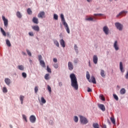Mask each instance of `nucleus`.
I'll return each instance as SVG.
<instances>
[{
    "instance_id": "nucleus-1",
    "label": "nucleus",
    "mask_w": 128,
    "mask_h": 128,
    "mask_svg": "<svg viewBox=\"0 0 128 128\" xmlns=\"http://www.w3.org/2000/svg\"><path fill=\"white\" fill-rule=\"evenodd\" d=\"M70 78L71 80V86L76 90H78V79L76 75L74 74H72L70 75Z\"/></svg>"
},
{
    "instance_id": "nucleus-2",
    "label": "nucleus",
    "mask_w": 128,
    "mask_h": 128,
    "mask_svg": "<svg viewBox=\"0 0 128 128\" xmlns=\"http://www.w3.org/2000/svg\"><path fill=\"white\" fill-rule=\"evenodd\" d=\"M80 122L82 124H86L88 122V119L86 117L80 116Z\"/></svg>"
},
{
    "instance_id": "nucleus-3",
    "label": "nucleus",
    "mask_w": 128,
    "mask_h": 128,
    "mask_svg": "<svg viewBox=\"0 0 128 128\" xmlns=\"http://www.w3.org/2000/svg\"><path fill=\"white\" fill-rule=\"evenodd\" d=\"M115 26L118 30H122V28H124L122 24L120 22H116Z\"/></svg>"
},
{
    "instance_id": "nucleus-4",
    "label": "nucleus",
    "mask_w": 128,
    "mask_h": 128,
    "mask_svg": "<svg viewBox=\"0 0 128 128\" xmlns=\"http://www.w3.org/2000/svg\"><path fill=\"white\" fill-rule=\"evenodd\" d=\"M2 18L3 21L4 22V26L6 28H8V19L6 18V17L4 16H2Z\"/></svg>"
},
{
    "instance_id": "nucleus-5",
    "label": "nucleus",
    "mask_w": 128,
    "mask_h": 128,
    "mask_svg": "<svg viewBox=\"0 0 128 128\" xmlns=\"http://www.w3.org/2000/svg\"><path fill=\"white\" fill-rule=\"evenodd\" d=\"M30 120L32 124H34V122H36V116L32 115L30 116Z\"/></svg>"
},
{
    "instance_id": "nucleus-6",
    "label": "nucleus",
    "mask_w": 128,
    "mask_h": 128,
    "mask_svg": "<svg viewBox=\"0 0 128 128\" xmlns=\"http://www.w3.org/2000/svg\"><path fill=\"white\" fill-rule=\"evenodd\" d=\"M68 68L70 70H74V65L72 62H68Z\"/></svg>"
},
{
    "instance_id": "nucleus-7",
    "label": "nucleus",
    "mask_w": 128,
    "mask_h": 128,
    "mask_svg": "<svg viewBox=\"0 0 128 128\" xmlns=\"http://www.w3.org/2000/svg\"><path fill=\"white\" fill-rule=\"evenodd\" d=\"M64 28H66V30L68 32V34H70V28L68 27V23H64Z\"/></svg>"
},
{
    "instance_id": "nucleus-8",
    "label": "nucleus",
    "mask_w": 128,
    "mask_h": 128,
    "mask_svg": "<svg viewBox=\"0 0 128 128\" xmlns=\"http://www.w3.org/2000/svg\"><path fill=\"white\" fill-rule=\"evenodd\" d=\"M103 31L105 34H108L110 30H108V26H105L103 28Z\"/></svg>"
},
{
    "instance_id": "nucleus-9",
    "label": "nucleus",
    "mask_w": 128,
    "mask_h": 128,
    "mask_svg": "<svg viewBox=\"0 0 128 128\" xmlns=\"http://www.w3.org/2000/svg\"><path fill=\"white\" fill-rule=\"evenodd\" d=\"M114 48H115L116 50H120V48L118 47V44L117 40L114 42Z\"/></svg>"
},
{
    "instance_id": "nucleus-10",
    "label": "nucleus",
    "mask_w": 128,
    "mask_h": 128,
    "mask_svg": "<svg viewBox=\"0 0 128 128\" xmlns=\"http://www.w3.org/2000/svg\"><path fill=\"white\" fill-rule=\"evenodd\" d=\"M98 108H100V110H102V112H104L106 110V107L104 106V105L102 104H99L98 105Z\"/></svg>"
},
{
    "instance_id": "nucleus-11",
    "label": "nucleus",
    "mask_w": 128,
    "mask_h": 128,
    "mask_svg": "<svg viewBox=\"0 0 128 128\" xmlns=\"http://www.w3.org/2000/svg\"><path fill=\"white\" fill-rule=\"evenodd\" d=\"M98 56L96 55H94L93 56V62L95 64H98Z\"/></svg>"
},
{
    "instance_id": "nucleus-12",
    "label": "nucleus",
    "mask_w": 128,
    "mask_h": 128,
    "mask_svg": "<svg viewBox=\"0 0 128 128\" xmlns=\"http://www.w3.org/2000/svg\"><path fill=\"white\" fill-rule=\"evenodd\" d=\"M44 14H45L44 12H40L38 14V18H44Z\"/></svg>"
},
{
    "instance_id": "nucleus-13",
    "label": "nucleus",
    "mask_w": 128,
    "mask_h": 128,
    "mask_svg": "<svg viewBox=\"0 0 128 128\" xmlns=\"http://www.w3.org/2000/svg\"><path fill=\"white\" fill-rule=\"evenodd\" d=\"M4 82L7 84V86H10V79L8 78H6L4 80Z\"/></svg>"
},
{
    "instance_id": "nucleus-14",
    "label": "nucleus",
    "mask_w": 128,
    "mask_h": 128,
    "mask_svg": "<svg viewBox=\"0 0 128 128\" xmlns=\"http://www.w3.org/2000/svg\"><path fill=\"white\" fill-rule=\"evenodd\" d=\"M32 28L36 32H40V27L38 26H32Z\"/></svg>"
},
{
    "instance_id": "nucleus-15",
    "label": "nucleus",
    "mask_w": 128,
    "mask_h": 128,
    "mask_svg": "<svg viewBox=\"0 0 128 128\" xmlns=\"http://www.w3.org/2000/svg\"><path fill=\"white\" fill-rule=\"evenodd\" d=\"M120 68L122 72H124V67L122 66V62H120Z\"/></svg>"
},
{
    "instance_id": "nucleus-16",
    "label": "nucleus",
    "mask_w": 128,
    "mask_h": 128,
    "mask_svg": "<svg viewBox=\"0 0 128 128\" xmlns=\"http://www.w3.org/2000/svg\"><path fill=\"white\" fill-rule=\"evenodd\" d=\"M60 18L62 24H66V19H64V16L63 14H60Z\"/></svg>"
},
{
    "instance_id": "nucleus-17",
    "label": "nucleus",
    "mask_w": 128,
    "mask_h": 128,
    "mask_svg": "<svg viewBox=\"0 0 128 128\" xmlns=\"http://www.w3.org/2000/svg\"><path fill=\"white\" fill-rule=\"evenodd\" d=\"M32 22L34 24H38V19L36 17H34L32 18Z\"/></svg>"
},
{
    "instance_id": "nucleus-18",
    "label": "nucleus",
    "mask_w": 128,
    "mask_h": 128,
    "mask_svg": "<svg viewBox=\"0 0 128 128\" xmlns=\"http://www.w3.org/2000/svg\"><path fill=\"white\" fill-rule=\"evenodd\" d=\"M100 76H102V78H106V72H104V70H101Z\"/></svg>"
},
{
    "instance_id": "nucleus-19",
    "label": "nucleus",
    "mask_w": 128,
    "mask_h": 128,
    "mask_svg": "<svg viewBox=\"0 0 128 128\" xmlns=\"http://www.w3.org/2000/svg\"><path fill=\"white\" fill-rule=\"evenodd\" d=\"M60 44L62 46V48H66V44H64V39H62L60 40Z\"/></svg>"
},
{
    "instance_id": "nucleus-20",
    "label": "nucleus",
    "mask_w": 128,
    "mask_h": 128,
    "mask_svg": "<svg viewBox=\"0 0 128 128\" xmlns=\"http://www.w3.org/2000/svg\"><path fill=\"white\" fill-rule=\"evenodd\" d=\"M86 77L87 80H88L89 82H90V72H86Z\"/></svg>"
},
{
    "instance_id": "nucleus-21",
    "label": "nucleus",
    "mask_w": 128,
    "mask_h": 128,
    "mask_svg": "<svg viewBox=\"0 0 128 128\" xmlns=\"http://www.w3.org/2000/svg\"><path fill=\"white\" fill-rule=\"evenodd\" d=\"M40 66H42V68H46V63L44 62V61L42 60L40 61Z\"/></svg>"
},
{
    "instance_id": "nucleus-22",
    "label": "nucleus",
    "mask_w": 128,
    "mask_h": 128,
    "mask_svg": "<svg viewBox=\"0 0 128 128\" xmlns=\"http://www.w3.org/2000/svg\"><path fill=\"white\" fill-rule=\"evenodd\" d=\"M0 32L4 36H6V32L4 31V29L2 28H0Z\"/></svg>"
},
{
    "instance_id": "nucleus-23",
    "label": "nucleus",
    "mask_w": 128,
    "mask_h": 128,
    "mask_svg": "<svg viewBox=\"0 0 128 128\" xmlns=\"http://www.w3.org/2000/svg\"><path fill=\"white\" fill-rule=\"evenodd\" d=\"M20 100L22 104H24V96H23L22 95H20Z\"/></svg>"
},
{
    "instance_id": "nucleus-24",
    "label": "nucleus",
    "mask_w": 128,
    "mask_h": 128,
    "mask_svg": "<svg viewBox=\"0 0 128 128\" xmlns=\"http://www.w3.org/2000/svg\"><path fill=\"white\" fill-rule=\"evenodd\" d=\"M91 80H92V82L93 84H96V78H94V76H92L91 77Z\"/></svg>"
},
{
    "instance_id": "nucleus-25",
    "label": "nucleus",
    "mask_w": 128,
    "mask_h": 128,
    "mask_svg": "<svg viewBox=\"0 0 128 128\" xmlns=\"http://www.w3.org/2000/svg\"><path fill=\"white\" fill-rule=\"evenodd\" d=\"M120 94H126V89L124 88H122L120 90Z\"/></svg>"
},
{
    "instance_id": "nucleus-26",
    "label": "nucleus",
    "mask_w": 128,
    "mask_h": 128,
    "mask_svg": "<svg viewBox=\"0 0 128 128\" xmlns=\"http://www.w3.org/2000/svg\"><path fill=\"white\" fill-rule=\"evenodd\" d=\"M127 13H128V12L126 11H122L120 12L119 14L116 16V18H118V16H122V14H127Z\"/></svg>"
},
{
    "instance_id": "nucleus-27",
    "label": "nucleus",
    "mask_w": 128,
    "mask_h": 128,
    "mask_svg": "<svg viewBox=\"0 0 128 128\" xmlns=\"http://www.w3.org/2000/svg\"><path fill=\"white\" fill-rule=\"evenodd\" d=\"M110 120L112 122V124H116V120L114 119V118L110 117Z\"/></svg>"
},
{
    "instance_id": "nucleus-28",
    "label": "nucleus",
    "mask_w": 128,
    "mask_h": 128,
    "mask_svg": "<svg viewBox=\"0 0 128 128\" xmlns=\"http://www.w3.org/2000/svg\"><path fill=\"white\" fill-rule=\"evenodd\" d=\"M44 78L45 80H50V74H46L45 76H44Z\"/></svg>"
},
{
    "instance_id": "nucleus-29",
    "label": "nucleus",
    "mask_w": 128,
    "mask_h": 128,
    "mask_svg": "<svg viewBox=\"0 0 128 128\" xmlns=\"http://www.w3.org/2000/svg\"><path fill=\"white\" fill-rule=\"evenodd\" d=\"M18 68L20 70H24V68L22 65L18 66Z\"/></svg>"
},
{
    "instance_id": "nucleus-30",
    "label": "nucleus",
    "mask_w": 128,
    "mask_h": 128,
    "mask_svg": "<svg viewBox=\"0 0 128 128\" xmlns=\"http://www.w3.org/2000/svg\"><path fill=\"white\" fill-rule=\"evenodd\" d=\"M16 14V16H18V18H22V14H20V12H17Z\"/></svg>"
},
{
    "instance_id": "nucleus-31",
    "label": "nucleus",
    "mask_w": 128,
    "mask_h": 128,
    "mask_svg": "<svg viewBox=\"0 0 128 128\" xmlns=\"http://www.w3.org/2000/svg\"><path fill=\"white\" fill-rule=\"evenodd\" d=\"M27 12H28V14H32V10H30V8H28L27 10Z\"/></svg>"
},
{
    "instance_id": "nucleus-32",
    "label": "nucleus",
    "mask_w": 128,
    "mask_h": 128,
    "mask_svg": "<svg viewBox=\"0 0 128 128\" xmlns=\"http://www.w3.org/2000/svg\"><path fill=\"white\" fill-rule=\"evenodd\" d=\"M46 68H47V72H49V74H52V70L50 69V68L48 66H46Z\"/></svg>"
},
{
    "instance_id": "nucleus-33",
    "label": "nucleus",
    "mask_w": 128,
    "mask_h": 128,
    "mask_svg": "<svg viewBox=\"0 0 128 128\" xmlns=\"http://www.w3.org/2000/svg\"><path fill=\"white\" fill-rule=\"evenodd\" d=\"M54 20H58V16L56 14H54Z\"/></svg>"
},
{
    "instance_id": "nucleus-34",
    "label": "nucleus",
    "mask_w": 128,
    "mask_h": 128,
    "mask_svg": "<svg viewBox=\"0 0 128 128\" xmlns=\"http://www.w3.org/2000/svg\"><path fill=\"white\" fill-rule=\"evenodd\" d=\"M41 102L42 104H46V99L44 97L41 98Z\"/></svg>"
},
{
    "instance_id": "nucleus-35",
    "label": "nucleus",
    "mask_w": 128,
    "mask_h": 128,
    "mask_svg": "<svg viewBox=\"0 0 128 128\" xmlns=\"http://www.w3.org/2000/svg\"><path fill=\"white\" fill-rule=\"evenodd\" d=\"M54 44L58 46V48L60 47V44L58 43V40H56L54 41Z\"/></svg>"
},
{
    "instance_id": "nucleus-36",
    "label": "nucleus",
    "mask_w": 128,
    "mask_h": 128,
    "mask_svg": "<svg viewBox=\"0 0 128 128\" xmlns=\"http://www.w3.org/2000/svg\"><path fill=\"white\" fill-rule=\"evenodd\" d=\"M6 44L8 46H12V44H10V42L8 40H6Z\"/></svg>"
},
{
    "instance_id": "nucleus-37",
    "label": "nucleus",
    "mask_w": 128,
    "mask_h": 128,
    "mask_svg": "<svg viewBox=\"0 0 128 128\" xmlns=\"http://www.w3.org/2000/svg\"><path fill=\"white\" fill-rule=\"evenodd\" d=\"M93 127L94 128H100V127H98V124L97 123H94L93 124Z\"/></svg>"
},
{
    "instance_id": "nucleus-38",
    "label": "nucleus",
    "mask_w": 128,
    "mask_h": 128,
    "mask_svg": "<svg viewBox=\"0 0 128 128\" xmlns=\"http://www.w3.org/2000/svg\"><path fill=\"white\" fill-rule=\"evenodd\" d=\"M86 20H88L89 22H92L94 20V18L90 17L89 18H86Z\"/></svg>"
},
{
    "instance_id": "nucleus-39",
    "label": "nucleus",
    "mask_w": 128,
    "mask_h": 128,
    "mask_svg": "<svg viewBox=\"0 0 128 128\" xmlns=\"http://www.w3.org/2000/svg\"><path fill=\"white\" fill-rule=\"evenodd\" d=\"M74 122H78V118L77 116H75L74 117Z\"/></svg>"
},
{
    "instance_id": "nucleus-40",
    "label": "nucleus",
    "mask_w": 128,
    "mask_h": 128,
    "mask_svg": "<svg viewBox=\"0 0 128 128\" xmlns=\"http://www.w3.org/2000/svg\"><path fill=\"white\" fill-rule=\"evenodd\" d=\"M113 96H114V98H115V100H118V96H116V94H114L113 95Z\"/></svg>"
},
{
    "instance_id": "nucleus-41",
    "label": "nucleus",
    "mask_w": 128,
    "mask_h": 128,
    "mask_svg": "<svg viewBox=\"0 0 128 128\" xmlns=\"http://www.w3.org/2000/svg\"><path fill=\"white\" fill-rule=\"evenodd\" d=\"M34 92H35L36 94L38 93V87L35 86V88H34Z\"/></svg>"
},
{
    "instance_id": "nucleus-42",
    "label": "nucleus",
    "mask_w": 128,
    "mask_h": 128,
    "mask_svg": "<svg viewBox=\"0 0 128 128\" xmlns=\"http://www.w3.org/2000/svg\"><path fill=\"white\" fill-rule=\"evenodd\" d=\"M3 92H8V89L6 87H4L2 89Z\"/></svg>"
},
{
    "instance_id": "nucleus-43",
    "label": "nucleus",
    "mask_w": 128,
    "mask_h": 128,
    "mask_svg": "<svg viewBox=\"0 0 128 128\" xmlns=\"http://www.w3.org/2000/svg\"><path fill=\"white\" fill-rule=\"evenodd\" d=\"M26 52H27L28 54L30 56H32V52H30V50H26Z\"/></svg>"
},
{
    "instance_id": "nucleus-44",
    "label": "nucleus",
    "mask_w": 128,
    "mask_h": 128,
    "mask_svg": "<svg viewBox=\"0 0 128 128\" xmlns=\"http://www.w3.org/2000/svg\"><path fill=\"white\" fill-rule=\"evenodd\" d=\"M22 76H23V78H26V73L22 72Z\"/></svg>"
},
{
    "instance_id": "nucleus-45",
    "label": "nucleus",
    "mask_w": 128,
    "mask_h": 128,
    "mask_svg": "<svg viewBox=\"0 0 128 128\" xmlns=\"http://www.w3.org/2000/svg\"><path fill=\"white\" fill-rule=\"evenodd\" d=\"M48 90L50 92H52V88L49 85H48Z\"/></svg>"
},
{
    "instance_id": "nucleus-46",
    "label": "nucleus",
    "mask_w": 128,
    "mask_h": 128,
    "mask_svg": "<svg viewBox=\"0 0 128 128\" xmlns=\"http://www.w3.org/2000/svg\"><path fill=\"white\" fill-rule=\"evenodd\" d=\"M38 58L39 62H40V60H42V55H38Z\"/></svg>"
},
{
    "instance_id": "nucleus-47",
    "label": "nucleus",
    "mask_w": 128,
    "mask_h": 128,
    "mask_svg": "<svg viewBox=\"0 0 128 128\" xmlns=\"http://www.w3.org/2000/svg\"><path fill=\"white\" fill-rule=\"evenodd\" d=\"M53 66L55 68H58V64H54Z\"/></svg>"
},
{
    "instance_id": "nucleus-48",
    "label": "nucleus",
    "mask_w": 128,
    "mask_h": 128,
    "mask_svg": "<svg viewBox=\"0 0 128 128\" xmlns=\"http://www.w3.org/2000/svg\"><path fill=\"white\" fill-rule=\"evenodd\" d=\"M22 118H23L24 120H26V122H28V120H26V115L23 114Z\"/></svg>"
},
{
    "instance_id": "nucleus-49",
    "label": "nucleus",
    "mask_w": 128,
    "mask_h": 128,
    "mask_svg": "<svg viewBox=\"0 0 128 128\" xmlns=\"http://www.w3.org/2000/svg\"><path fill=\"white\" fill-rule=\"evenodd\" d=\"M100 98L102 100H105L104 97V96L102 95L100 96Z\"/></svg>"
},
{
    "instance_id": "nucleus-50",
    "label": "nucleus",
    "mask_w": 128,
    "mask_h": 128,
    "mask_svg": "<svg viewBox=\"0 0 128 128\" xmlns=\"http://www.w3.org/2000/svg\"><path fill=\"white\" fill-rule=\"evenodd\" d=\"M28 34L30 36H34V33L32 32H29Z\"/></svg>"
},
{
    "instance_id": "nucleus-51",
    "label": "nucleus",
    "mask_w": 128,
    "mask_h": 128,
    "mask_svg": "<svg viewBox=\"0 0 128 128\" xmlns=\"http://www.w3.org/2000/svg\"><path fill=\"white\" fill-rule=\"evenodd\" d=\"M88 92H92V89L90 88H88Z\"/></svg>"
},
{
    "instance_id": "nucleus-52",
    "label": "nucleus",
    "mask_w": 128,
    "mask_h": 128,
    "mask_svg": "<svg viewBox=\"0 0 128 128\" xmlns=\"http://www.w3.org/2000/svg\"><path fill=\"white\" fill-rule=\"evenodd\" d=\"M53 61L54 62H58V59H56V58H54Z\"/></svg>"
},
{
    "instance_id": "nucleus-53",
    "label": "nucleus",
    "mask_w": 128,
    "mask_h": 128,
    "mask_svg": "<svg viewBox=\"0 0 128 128\" xmlns=\"http://www.w3.org/2000/svg\"><path fill=\"white\" fill-rule=\"evenodd\" d=\"M74 48L75 50H78V46H76V44L74 45Z\"/></svg>"
},
{
    "instance_id": "nucleus-54",
    "label": "nucleus",
    "mask_w": 128,
    "mask_h": 128,
    "mask_svg": "<svg viewBox=\"0 0 128 128\" xmlns=\"http://www.w3.org/2000/svg\"><path fill=\"white\" fill-rule=\"evenodd\" d=\"M125 77L126 80H128V71L127 73L126 74Z\"/></svg>"
},
{
    "instance_id": "nucleus-55",
    "label": "nucleus",
    "mask_w": 128,
    "mask_h": 128,
    "mask_svg": "<svg viewBox=\"0 0 128 128\" xmlns=\"http://www.w3.org/2000/svg\"><path fill=\"white\" fill-rule=\"evenodd\" d=\"M104 14H94V16H103Z\"/></svg>"
},
{
    "instance_id": "nucleus-56",
    "label": "nucleus",
    "mask_w": 128,
    "mask_h": 128,
    "mask_svg": "<svg viewBox=\"0 0 128 128\" xmlns=\"http://www.w3.org/2000/svg\"><path fill=\"white\" fill-rule=\"evenodd\" d=\"M78 59H76L74 60V64H78Z\"/></svg>"
},
{
    "instance_id": "nucleus-57",
    "label": "nucleus",
    "mask_w": 128,
    "mask_h": 128,
    "mask_svg": "<svg viewBox=\"0 0 128 128\" xmlns=\"http://www.w3.org/2000/svg\"><path fill=\"white\" fill-rule=\"evenodd\" d=\"M102 128H106V125H103Z\"/></svg>"
},
{
    "instance_id": "nucleus-58",
    "label": "nucleus",
    "mask_w": 128,
    "mask_h": 128,
    "mask_svg": "<svg viewBox=\"0 0 128 128\" xmlns=\"http://www.w3.org/2000/svg\"><path fill=\"white\" fill-rule=\"evenodd\" d=\"M22 54H23L24 56H26V52H22Z\"/></svg>"
},
{
    "instance_id": "nucleus-59",
    "label": "nucleus",
    "mask_w": 128,
    "mask_h": 128,
    "mask_svg": "<svg viewBox=\"0 0 128 128\" xmlns=\"http://www.w3.org/2000/svg\"><path fill=\"white\" fill-rule=\"evenodd\" d=\"M87 2H92V0H87Z\"/></svg>"
},
{
    "instance_id": "nucleus-60",
    "label": "nucleus",
    "mask_w": 128,
    "mask_h": 128,
    "mask_svg": "<svg viewBox=\"0 0 128 128\" xmlns=\"http://www.w3.org/2000/svg\"><path fill=\"white\" fill-rule=\"evenodd\" d=\"M7 35L10 36V32H7Z\"/></svg>"
},
{
    "instance_id": "nucleus-61",
    "label": "nucleus",
    "mask_w": 128,
    "mask_h": 128,
    "mask_svg": "<svg viewBox=\"0 0 128 128\" xmlns=\"http://www.w3.org/2000/svg\"><path fill=\"white\" fill-rule=\"evenodd\" d=\"M89 65L90 66V62H89Z\"/></svg>"
},
{
    "instance_id": "nucleus-62",
    "label": "nucleus",
    "mask_w": 128,
    "mask_h": 128,
    "mask_svg": "<svg viewBox=\"0 0 128 128\" xmlns=\"http://www.w3.org/2000/svg\"><path fill=\"white\" fill-rule=\"evenodd\" d=\"M0 126H2V124H0Z\"/></svg>"
},
{
    "instance_id": "nucleus-63",
    "label": "nucleus",
    "mask_w": 128,
    "mask_h": 128,
    "mask_svg": "<svg viewBox=\"0 0 128 128\" xmlns=\"http://www.w3.org/2000/svg\"><path fill=\"white\" fill-rule=\"evenodd\" d=\"M46 0V2H48V0Z\"/></svg>"
}]
</instances>
